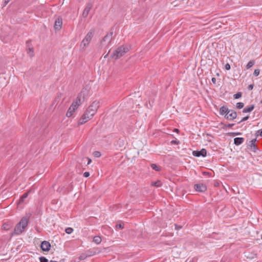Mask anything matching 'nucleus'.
<instances>
[{"label":"nucleus","mask_w":262,"mask_h":262,"mask_svg":"<svg viewBox=\"0 0 262 262\" xmlns=\"http://www.w3.org/2000/svg\"><path fill=\"white\" fill-rule=\"evenodd\" d=\"M99 107V102L94 101L86 109L78 122L79 125L83 124L91 120L97 112Z\"/></svg>","instance_id":"f257e3e1"},{"label":"nucleus","mask_w":262,"mask_h":262,"mask_svg":"<svg viewBox=\"0 0 262 262\" xmlns=\"http://www.w3.org/2000/svg\"><path fill=\"white\" fill-rule=\"evenodd\" d=\"M29 219V216H24L21 219L20 222L16 224L14 230L15 234L19 235L24 232L25 229L28 225Z\"/></svg>","instance_id":"f03ea898"},{"label":"nucleus","mask_w":262,"mask_h":262,"mask_svg":"<svg viewBox=\"0 0 262 262\" xmlns=\"http://www.w3.org/2000/svg\"><path fill=\"white\" fill-rule=\"evenodd\" d=\"M129 51L128 48L122 46L118 47L113 53L112 57L115 59H117L124 55Z\"/></svg>","instance_id":"7ed1b4c3"},{"label":"nucleus","mask_w":262,"mask_h":262,"mask_svg":"<svg viewBox=\"0 0 262 262\" xmlns=\"http://www.w3.org/2000/svg\"><path fill=\"white\" fill-rule=\"evenodd\" d=\"M94 34V30H91L86 35L85 37L82 40L80 44V48L84 50L88 46Z\"/></svg>","instance_id":"20e7f679"},{"label":"nucleus","mask_w":262,"mask_h":262,"mask_svg":"<svg viewBox=\"0 0 262 262\" xmlns=\"http://www.w3.org/2000/svg\"><path fill=\"white\" fill-rule=\"evenodd\" d=\"M87 92H88L86 89H83L81 93L78 95L75 100L73 101L72 104H75L76 107H78L84 100L85 94L87 93Z\"/></svg>","instance_id":"39448f33"},{"label":"nucleus","mask_w":262,"mask_h":262,"mask_svg":"<svg viewBox=\"0 0 262 262\" xmlns=\"http://www.w3.org/2000/svg\"><path fill=\"white\" fill-rule=\"evenodd\" d=\"M113 34V32H111L103 37L100 42L102 47H107L109 46L112 39Z\"/></svg>","instance_id":"423d86ee"},{"label":"nucleus","mask_w":262,"mask_h":262,"mask_svg":"<svg viewBox=\"0 0 262 262\" xmlns=\"http://www.w3.org/2000/svg\"><path fill=\"white\" fill-rule=\"evenodd\" d=\"M256 138L250 140L247 143L248 148L252 151L256 152L258 150V148L256 145Z\"/></svg>","instance_id":"0eeeda50"},{"label":"nucleus","mask_w":262,"mask_h":262,"mask_svg":"<svg viewBox=\"0 0 262 262\" xmlns=\"http://www.w3.org/2000/svg\"><path fill=\"white\" fill-rule=\"evenodd\" d=\"M100 252L101 251H100L97 248L90 249L85 251L88 257L99 254Z\"/></svg>","instance_id":"6e6552de"},{"label":"nucleus","mask_w":262,"mask_h":262,"mask_svg":"<svg viewBox=\"0 0 262 262\" xmlns=\"http://www.w3.org/2000/svg\"><path fill=\"white\" fill-rule=\"evenodd\" d=\"M236 117V112L232 110H229V112H227V114L225 116V117L229 120H232L234 119H235Z\"/></svg>","instance_id":"1a4fd4ad"},{"label":"nucleus","mask_w":262,"mask_h":262,"mask_svg":"<svg viewBox=\"0 0 262 262\" xmlns=\"http://www.w3.org/2000/svg\"><path fill=\"white\" fill-rule=\"evenodd\" d=\"M193 156L195 157H200L202 156L203 157H205L207 155V151L205 149L202 148L201 150L198 151V150H194L192 152Z\"/></svg>","instance_id":"9d476101"},{"label":"nucleus","mask_w":262,"mask_h":262,"mask_svg":"<svg viewBox=\"0 0 262 262\" xmlns=\"http://www.w3.org/2000/svg\"><path fill=\"white\" fill-rule=\"evenodd\" d=\"M40 248L43 251H49L50 250L51 244L49 242L44 241L41 243Z\"/></svg>","instance_id":"9b49d317"},{"label":"nucleus","mask_w":262,"mask_h":262,"mask_svg":"<svg viewBox=\"0 0 262 262\" xmlns=\"http://www.w3.org/2000/svg\"><path fill=\"white\" fill-rule=\"evenodd\" d=\"M194 189L199 192H205L207 190V187L203 184H197L194 186Z\"/></svg>","instance_id":"f8f14e48"},{"label":"nucleus","mask_w":262,"mask_h":262,"mask_svg":"<svg viewBox=\"0 0 262 262\" xmlns=\"http://www.w3.org/2000/svg\"><path fill=\"white\" fill-rule=\"evenodd\" d=\"M93 5L91 3H89L85 8H84L83 13H82V16L83 17H86L91 10L92 8Z\"/></svg>","instance_id":"ddd939ff"},{"label":"nucleus","mask_w":262,"mask_h":262,"mask_svg":"<svg viewBox=\"0 0 262 262\" xmlns=\"http://www.w3.org/2000/svg\"><path fill=\"white\" fill-rule=\"evenodd\" d=\"M62 18L61 17H58L55 21V24H54L55 29L56 30H59L62 27Z\"/></svg>","instance_id":"4468645a"},{"label":"nucleus","mask_w":262,"mask_h":262,"mask_svg":"<svg viewBox=\"0 0 262 262\" xmlns=\"http://www.w3.org/2000/svg\"><path fill=\"white\" fill-rule=\"evenodd\" d=\"M77 108L78 107H76L75 104H72L67 112V117H70L73 115L75 110L77 109Z\"/></svg>","instance_id":"2eb2a0df"},{"label":"nucleus","mask_w":262,"mask_h":262,"mask_svg":"<svg viewBox=\"0 0 262 262\" xmlns=\"http://www.w3.org/2000/svg\"><path fill=\"white\" fill-rule=\"evenodd\" d=\"M244 138L241 137H236L234 139V144L238 146L242 144L244 142Z\"/></svg>","instance_id":"dca6fc26"},{"label":"nucleus","mask_w":262,"mask_h":262,"mask_svg":"<svg viewBox=\"0 0 262 262\" xmlns=\"http://www.w3.org/2000/svg\"><path fill=\"white\" fill-rule=\"evenodd\" d=\"M254 107L255 106H254V104L250 105L243 109V113H250L254 110Z\"/></svg>","instance_id":"f3484780"},{"label":"nucleus","mask_w":262,"mask_h":262,"mask_svg":"<svg viewBox=\"0 0 262 262\" xmlns=\"http://www.w3.org/2000/svg\"><path fill=\"white\" fill-rule=\"evenodd\" d=\"M229 110L228 108L226 106H222L220 109V114L221 115H224L227 114V112H228Z\"/></svg>","instance_id":"a211bd4d"},{"label":"nucleus","mask_w":262,"mask_h":262,"mask_svg":"<svg viewBox=\"0 0 262 262\" xmlns=\"http://www.w3.org/2000/svg\"><path fill=\"white\" fill-rule=\"evenodd\" d=\"M30 193V191L25 193L19 199V203L20 204V203H22L24 202V200L25 199H26L28 196V195Z\"/></svg>","instance_id":"6ab92c4d"},{"label":"nucleus","mask_w":262,"mask_h":262,"mask_svg":"<svg viewBox=\"0 0 262 262\" xmlns=\"http://www.w3.org/2000/svg\"><path fill=\"white\" fill-rule=\"evenodd\" d=\"M101 238L99 236H95L94 237L93 241L97 245L99 244L101 242Z\"/></svg>","instance_id":"aec40b11"},{"label":"nucleus","mask_w":262,"mask_h":262,"mask_svg":"<svg viewBox=\"0 0 262 262\" xmlns=\"http://www.w3.org/2000/svg\"><path fill=\"white\" fill-rule=\"evenodd\" d=\"M12 227V225L9 223H5L3 225V228L6 230H9Z\"/></svg>","instance_id":"412c9836"},{"label":"nucleus","mask_w":262,"mask_h":262,"mask_svg":"<svg viewBox=\"0 0 262 262\" xmlns=\"http://www.w3.org/2000/svg\"><path fill=\"white\" fill-rule=\"evenodd\" d=\"M151 185L157 187H160L162 186V184L160 181H157L156 182H152Z\"/></svg>","instance_id":"4be33fe9"},{"label":"nucleus","mask_w":262,"mask_h":262,"mask_svg":"<svg viewBox=\"0 0 262 262\" xmlns=\"http://www.w3.org/2000/svg\"><path fill=\"white\" fill-rule=\"evenodd\" d=\"M27 53L29 54L30 57H33L34 56V50L32 47H29L27 50Z\"/></svg>","instance_id":"5701e85b"},{"label":"nucleus","mask_w":262,"mask_h":262,"mask_svg":"<svg viewBox=\"0 0 262 262\" xmlns=\"http://www.w3.org/2000/svg\"><path fill=\"white\" fill-rule=\"evenodd\" d=\"M88 257L86 253H82L78 257L79 260H82L85 259Z\"/></svg>","instance_id":"b1692460"},{"label":"nucleus","mask_w":262,"mask_h":262,"mask_svg":"<svg viewBox=\"0 0 262 262\" xmlns=\"http://www.w3.org/2000/svg\"><path fill=\"white\" fill-rule=\"evenodd\" d=\"M254 64V61L250 60L247 63V64L246 66V68L248 69L250 68L251 67H252Z\"/></svg>","instance_id":"393cba45"},{"label":"nucleus","mask_w":262,"mask_h":262,"mask_svg":"<svg viewBox=\"0 0 262 262\" xmlns=\"http://www.w3.org/2000/svg\"><path fill=\"white\" fill-rule=\"evenodd\" d=\"M151 167L156 171H159L160 170V168L155 164H152Z\"/></svg>","instance_id":"a878e982"},{"label":"nucleus","mask_w":262,"mask_h":262,"mask_svg":"<svg viewBox=\"0 0 262 262\" xmlns=\"http://www.w3.org/2000/svg\"><path fill=\"white\" fill-rule=\"evenodd\" d=\"M242 96V93L241 92H238L236 94H235L233 95V98L235 99H239L241 98Z\"/></svg>","instance_id":"bb28decb"},{"label":"nucleus","mask_w":262,"mask_h":262,"mask_svg":"<svg viewBox=\"0 0 262 262\" xmlns=\"http://www.w3.org/2000/svg\"><path fill=\"white\" fill-rule=\"evenodd\" d=\"M261 134H262V129H258V130H257L255 133V136H256V138L258 137V136L262 137V135H261Z\"/></svg>","instance_id":"cd10ccee"},{"label":"nucleus","mask_w":262,"mask_h":262,"mask_svg":"<svg viewBox=\"0 0 262 262\" xmlns=\"http://www.w3.org/2000/svg\"><path fill=\"white\" fill-rule=\"evenodd\" d=\"M244 106V104L243 102H238L236 103V107L238 109H241Z\"/></svg>","instance_id":"c85d7f7f"},{"label":"nucleus","mask_w":262,"mask_h":262,"mask_svg":"<svg viewBox=\"0 0 262 262\" xmlns=\"http://www.w3.org/2000/svg\"><path fill=\"white\" fill-rule=\"evenodd\" d=\"M73 229L71 227L67 228L65 230V232L67 234H71L73 232Z\"/></svg>","instance_id":"c756f323"},{"label":"nucleus","mask_w":262,"mask_h":262,"mask_svg":"<svg viewBox=\"0 0 262 262\" xmlns=\"http://www.w3.org/2000/svg\"><path fill=\"white\" fill-rule=\"evenodd\" d=\"M40 262H48V259L45 257L41 256L39 257Z\"/></svg>","instance_id":"7c9ffc66"},{"label":"nucleus","mask_w":262,"mask_h":262,"mask_svg":"<svg viewBox=\"0 0 262 262\" xmlns=\"http://www.w3.org/2000/svg\"><path fill=\"white\" fill-rule=\"evenodd\" d=\"M260 73V70L258 69H255L254 71L253 74L255 76H257Z\"/></svg>","instance_id":"2f4dec72"},{"label":"nucleus","mask_w":262,"mask_h":262,"mask_svg":"<svg viewBox=\"0 0 262 262\" xmlns=\"http://www.w3.org/2000/svg\"><path fill=\"white\" fill-rule=\"evenodd\" d=\"M93 155L95 157H98V158L100 157L101 156L100 152L98 151H94L93 153Z\"/></svg>","instance_id":"473e14b6"},{"label":"nucleus","mask_w":262,"mask_h":262,"mask_svg":"<svg viewBox=\"0 0 262 262\" xmlns=\"http://www.w3.org/2000/svg\"><path fill=\"white\" fill-rule=\"evenodd\" d=\"M249 117L248 116L245 117L243 118L238 123H241V122L245 121L249 119Z\"/></svg>","instance_id":"72a5a7b5"},{"label":"nucleus","mask_w":262,"mask_h":262,"mask_svg":"<svg viewBox=\"0 0 262 262\" xmlns=\"http://www.w3.org/2000/svg\"><path fill=\"white\" fill-rule=\"evenodd\" d=\"M116 228H117V229H122L123 228V225L121 224H117V225H116Z\"/></svg>","instance_id":"f704fd0d"},{"label":"nucleus","mask_w":262,"mask_h":262,"mask_svg":"<svg viewBox=\"0 0 262 262\" xmlns=\"http://www.w3.org/2000/svg\"><path fill=\"white\" fill-rule=\"evenodd\" d=\"M225 69L227 70H229L230 69V65L229 63H226L225 66Z\"/></svg>","instance_id":"c9c22d12"},{"label":"nucleus","mask_w":262,"mask_h":262,"mask_svg":"<svg viewBox=\"0 0 262 262\" xmlns=\"http://www.w3.org/2000/svg\"><path fill=\"white\" fill-rule=\"evenodd\" d=\"M90 176V173L89 172H84L83 173V176L85 177V178H88Z\"/></svg>","instance_id":"e433bc0d"},{"label":"nucleus","mask_w":262,"mask_h":262,"mask_svg":"<svg viewBox=\"0 0 262 262\" xmlns=\"http://www.w3.org/2000/svg\"><path fill=\"white\" fill-rule=\"evenodd\" d=\"M85 159L88 160V163H87V165H89L90 164L91 162H92V160L91 159H90L89 158H85Z\"/></svg>","instance_id":"4c0bfd02"},{"label":"nucleus","mask_w":262,"mask_h":262,"mask_svg":"<svg viewBox=\"0 0 262 262\" xmlns=\"http://www.w3.org/2000/svg\"><path fill=\"white\" fill-rule=\"evenodd\" d=\"M253 88V84H250L248 86V89L249 90H252Z\"/></svg>","instance_id":"58836bf2"},{"label":"nucleus","mask_w":262,"mask_h":262,"mask_svg":"<svg viewBox=\"0 0 262 262\" xmlns=\"http://www.w3.org/2000/svg\"><path fill=\"white\" fill-rule=\"evenodd\" d=\"M211 81L213 84L216 83V78L215 77H212L211 79Z\"/></svg>","instance_id":"ea45409f"},{"label":"nucleus","mask_w":262,"mask_h":262,"mask_svg":"<svg viewBox=\"0 0 262 262\" xmlns=\"http://www.w3.org/2000/svg\"><path fill=\"white\" fill-rule=\"evenodd\" d=\"M234 125V124H228L226 125L227 127H231Z\"/></svg>","instance_id":"a19ab883"},{"label":"nucleus","mask_w":262,"mask_h":262,"mask_svg":"<svg viewBox=\"0 0 262 262\" xmlns=\"http://www.w3.org/2000/svg\"><path fill=\"white\" fill-rule=\"evenodd\" d=\"M171 144H178V142L176 140H172L171 141Z\"/></svg>","instance_id":"79ce46f5"},{"label":"nucleus","mask_w":262,"mask_h":262,"mask_svg":"<svg viewBox=\"0 0 262 262\" xmlns=\"http://www.w3.org/2000/svg\"><path fill=\"white\" fill-rule=\"evenodd\" d=\"M11 0H4L5 5H6Z\"/></svg>","instance_id":"37998d69"},{"label":"nucleus","mask_w":262,"mask_h":262,"mask_svg":"<svg viewBox=\"0 0 262 262\" xmlns=\"http://www.w3.org/2000/svg\"><path fill=\"white\" fill-rule=\"evenodd\" d=\"M236 135H241L240 133H236Z\"/></svg>","instance_id":"c03bdc74"},{"label":"nucleus","mask_w":262,"mask_h":262,"mask_svg":"<svg viewBox=\"0 0 262 262\" xmlns=\"http://www.w3.org/2000/svg\"><path fill=\"white\" fill-rule=\"evenodd\" d=\"M50 262H57V261H53V260H51Z\"/></svg>","instance_id":"a18cd8bd"},{"label":"nucleus","mask_w":262,"mask_h":262,"mask_svg":"<svg viewBox=\"0 0 262 262\" xmlns=\"http://www.w3.org/2000/svg\"><path fill=\"white\" fill-rule=\"evenodd\" d=\"M176 129V132H178L179 131L178 129Z\"/></svg>","instance_id":"49530a36"},{"label":"nucleus","mask_w":262,"mask_h":262,"mask_svg":"<svg viewBox=\"0 0 262 262\" xmlns=\"http://www.w3.org/2000/svg\"><path fill=\"white\" fill-rule=\"evenodd\" d=\"M107 56V54H106L105 56H104V58H105Z\"/></svg>","instance_id":"de8ad7c7"},{"label":"nucleus","mask_w":262,"mask_h":262,"mask_svg":"<svg viewBox=\"0 0 262 262\" xmlns=\"http://www.w3.org/2000/svg\"><path fill=\"white\" fill-rule=\"evenodd\" d=\"M261 239H262V234L261 235Z\"/></svg>","instance_id":"09e8293b"}]
</instances>
